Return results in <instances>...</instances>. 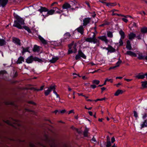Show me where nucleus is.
<instances>
[{"label": "nucleus", "instance_id": "25", "mask_svg": "<svg viewBox=\"0 0 147 147\" xmlns=\"http://www.w3.org/2000/svg\"><path fill=\"white\" fill-rule=\"evenodd\" d=\"M59 59V58L57 57H53L52 59L50 60V62L52 63H55Z\"/></svg>", "mask_w": 147, "mask_h": 147}, {"label": "nucleus", "instance_id": "12", "mask_svg": "<svg viewBox=\"0 0 147 147\" xmlns=\"http://www.w3.org/2000/svg\"><path fill=\"white\" fill-rule=\"evenodd\" d=\"M98 38L102 41H105L106 43H107L108 42V40L107 39V37L105 35L99 36L98 37Z\"/></svg>", "mask_w": 147, "mask_h": 147}, {"label": "nucleus", "instance_id": "49", "mask_svg": "<svg viewBox=\"0 0 147 147\" xmlns=\"http://www.w3.org/2000/svg\"><path fill=\"white\" fill-rule=\"evenodd\" d=\"M58 10V9H56V11H56V13L60 14L63 12V11L62 10H60L59 11Z\"/></svg>", "mask_w": 147, "mask_h": 147}, {"label": "nucleus", "instance_id": "64", "mask_svg": "<svg viewBox=\"0 0 147 147\" xmlns=\"http://www.w3.org/2000/svg\"><path fill=\"white\" fill-rule=\"evenodd\" d=\"M58 112L59 113V111L57 110H56L53 112V113H55V114H56Z\"/></svg>", "mask_w": 147, "mask_h": 147}, {"label": "nucleus", "instance_id": "2", "mask_svg": "<svg viewBox=\"0 0 147 147\" xmlns=\"http://www.w3.org/2000/svg\"><path fill=\"white\" fill-rule=\"evenodd\" d=\"M33 61H38L40 63H42L43 61L42 59L36 57H34L32 55L28 57L26 59V62L28 63H31Z\"/></svg>", "mask_w": 147, "mask_h": 147}, {"label": "nucleus", "instance_id": "34", "mask_svg": "<svg viewBox=\"0 0 147 147\" xmlns=\"http://www.w3.org/2000/svg\"><path fill=\"white\" fill-rule=\"evenodd\" d=\"M107 36L110 38H112L113 37V34L112 32L109 31L107 32Z\"/></svg>", "mask_w": 147, "mask_h": 147}, {"label": "nucleus", "instance_id": "44", "mask_svg": "<svg viewBox=\"0 0 147 147\" xmlns=\"http://www.w3.org/2000/svg\"><path fill=\"white\" fill-rule=\"evenodd\" d=\"M111 146V143L110 141H107V143L106 147H110Z\"/></svg>", "mask_w": 147, "mask_h": 147}, {"label": "nucleus", "instance_id": "41", "mask_svg": "<svg viewBox=\"0 0 147 147\" xmlns=\"http://www.w3.org/2000/svg\"><path fill=\"white\" fill-rule=\"evenodd\" d=\"M134 116L136 118V119H137V118L138 117V114L137 112L136 111H134Z\"/></svg>", "mask_w": 147, "mask_h": 147}, {"label": "nucleus", "instance_id": "63", "mask_svg": "<svg viewBox=\"0 0 147 147\" xmlns=\"http://www.w3.org/2000/svg\"><path fill=\"white\" fill-rule=\"evenodd\" d=\"M5 123H7V124L8 125H11V123L9 121V120H7V121H6L5 122Z\"/></svg>", "mask_w": 147, "mask_h": 147}, {"label": "nucleus", "instance_id": "3", "mask_svg": "<svg viewBox=\"0 0 147 147\" xmlns=\"http://www.w3.org/2000/svg\"><path fill=\"white\" fill-rule=\"evenodd\" d=\"M78 52V54L76 55L75 56L76 60H78L80 59L81 58V57L84 59H86V56L80 49H79Z\"/></svg>", "mask_w": 147, "mask_h": 147}, {"label": "nucleus", "instance_id": "30", "mask_svg": "<svg viewBox=\"0 0 147 147\" xmlns=\"http://www.w3.org/2000/svg\"><path fill=\"white\" fill-rule=\"evenodd\" d=\"M147 127V121L146 120H145L143 123L141 125V128Z\"/></svg>", "mask_w": 147, "mask_h": 147}, {"label": "nucleus", "instance_id": "37", "mask_svg": "<svg viewBox=\"0 0 147 147\" xmlns=\"http://www.w3.org/2000/svg\"><path fill=\"white\" fill-rule=\"evenodd\" d=\"M142 118L143 119H145L147 117V113L146 112H144L142 114Z\"/></svg>", "mask_w": 147, "mask_h": 147}, {"label": "nucleus", "instance_id": "45", "mask_svg": "<svg viewBox=\"0 0 147 147\" xmlns=\"http://www.w3.org/2000/svg\"><path fill=\"white\" fill-rule=\"evenodd\" d=\"M6 104L7 105H14V102H6Z\"/></svg>", "mask_w": 147, "mask_h": 147}, {"label": "nucleus", "instance_id": "51", "mask_svg": "<svg viewBox=\"0 0 147 147\" xmlns=\"http://www.w3.org/2000/svg\"><path fill=\"white\" fill-rule=\"evenodd\" d=\"M106 79L107 82H109L111 83L113 82V79H109L108 78H106Z\"/></svg>", "mask_w": 147, "mask_h": 147}, {"label": "nucleus", "instance_id": "27", "mask_svg": "<svg viewBox=\"0 0 147 147\" xmlns=\"http://www.w3.org/2000/svg\"><path fill=\"white\" fill-rule=\"evenodd\" d=\"M123 91L120 90H118L114 94V95L115 96H118L119 94H122L123 93Z\"/></svg>", "mask_w": 147, "mask_h": 147}, {"label": "nucleus", "instance_id": "61", "mask_svg": "<svg viewBox=\"0 0 147 147\" xmlns=\"http://www.w3.org/2000/svg\"><path fill=\"white\" fill-rule=\"evenodd\" d=\"M72 1L74 2L75 5H76L77 3V1H76V0H73Z\"/></svg>", "mask_w": 147, "mask_h": 147}, {"label": "nucleus", "instance_id": "1", "mask_svg": "<svg viewBox=\"0 0 147 147\" xmlns=\"http://www.w3.org/2000/svg\"><path fill=\"white\" fill-rule=\"evenodd\" d=\"M14 18L16 19L14 21V24L13 26L19 29H24L26 30L29 33H31L32 31L30 28L27 26H23L22 25L25 24L24 20L22 18L15 13L13 14Z\"/></svg>", "mask_w": 147, "mask_h": 147}, {"label": "nucleus", "instance_id": "58", "mask_svg": "<svg viewBox=\"0 0 147 147\" xmlns=\"http://www.w3.org/2000/svg\"><path fill=\"white\" fill-rule=\"evenodd\" d=\"M115 141V138L114 137H112L111 139V142L112 143H113Z\"/></svg>", "mask_w": 147, "mask_h": 147}, {"label": "nucleus", "instance_id": "55", "mask_svg": "<svg viewBox=\"0 0 147 147\" xmlns=\"http://www.w3.org/2000/svg\"><path fill=\"white\" fill-rule=\"evenodd\" d=\"M90 87L92 88L93 89H95V88H96V86L95 85V84H93V85H91L90 86Z\"/></svg>", "mask_w": 147, "mask_h": 147}, {"label": "nucleus", "instance_id": "26", "mask_svg": "<svg viewBox=\"0 0 147 147\" xmlns=\"http://www.w3.org/2000/svg\"><path fill=\"white\" fill-rule=\"evenodd\" d=\"M71 44H73V45L71 46L72 47V50L74 51V53H76L77 51V49L76 48L77 45L76 43L74 44V42H72Z\"/></svg>", "mask_w": 147, "mask_h": 147}, {"label": "nucleus", "instance_id": "15", "mask_svg": "<svg viewBox=\"0 0 147 147\" xmlns=\"http://www.w3.org/2000/svg\"><path fill=\"white\" fill-rule=\"evenodd\" d=\"M73 45V44H71L68 45L69 49L67 52V54L69 55L72 53H74V51L71 49V46Z\"/></svg>", "mask_w": 147, "mask_h": 147}, {"label": "nucleus", "instance_id": "21", "mask_svg": "<svg viewBox=\"0 0 147 147\" xmlns=\"http://www.w3.org/2000/svg\"><path fill=\"white\" fill-rule=\"evenodd\" d=\"M40 50V47L36 45H35L33 47V51L34 52H38Z\"/></svg>", "mask_w": 147, "mask_h": 147}, {"label": "nucleus", "instance_id": "56", "mask_svg": "<svg viewBox=\"0 0 147 147\" xmlns=\"http://www.w3.org/2000/svg\"><path fill=\"white\" fill-rule=\"evenodd\" d=\"M66 112V110L65 109H63L61 111H59V113H64Z\"/></svg>", "mask_w": 147, "mask_h": 147}, {"label": "nucleus", "instance_id": "7", "mask_svg": "<svg viewBox=\"0 0 147 147\" xmlns=\"http://www.w3.org/2000/svg\"><path fill=\"white\" fill-rule=\"evenodd\" d=\"M13 41L16 44H17L19 46L21 45L20 40L19 38L16 37H13Z\"/></svg>", "mask_w": 147, "mask_h": 147}, {"label": "nucleus", "instance_id": "24", "mask_svg": "<svg viewBox=\"0 0 147 147\" xmlns=\"http://www.w3.org/2000/svg\"><path fill=\"white\" fill-rule=\"evenodd\" d=\"M141 32L143 34H146L147 33V27L146 26H144L140 30Z\"/></svg>", "mask_w": 147, "mask_h": 147}, {"label": "nucleus", "instance_id": "38", "mask_svg": "<svg viewBox=\"0 0 147 147\" xmlns=\"http://www.w3.org/2000/svg\"><path fill=\"white\" fill-rule=\"evenodd\" d=\"M71 36V35L69 32H67L64 34L65 38H69Z\"/></svg>", "mask_w": 147, "mask_h": 147}, {"label": "nucleus", "instance_id": "52", "mask_svg": "<svg viewBox=\"0 0 147 147\" xmlns=\"http://www.w3.org/2000/svg\"><path fill=\"white\" fill-rule=\"evenodd\" d=\"M92 42L94 44L96 43H97L99 42V40L96 38L95 40L92 41Z\"/></svg>", "mask_w": 147, "mask_h": 147}, {"label": "nucleus", "instance_id": "59", "mask_svg": "<svg viewBox=\"0 0 147 147\" xmlns=\"http://www.w3.org/2000/svg\"><path fill=\"white\" fill-rule=\"evenodd\" d=\"M85 3L88 5L89 8H90V5L88 1H86L85 2Z\"/></svg>", "mask_w": 147, "mask_h": 147}, {"label": "nucleus", "instance_id": "35", "mask_svg": "<svg viewBox=\"0 0 147 147\" xmlns=\"http://www.w3.org/2000/svg\"><path fill=\"white\" fill-rule=\"evenodd\" d=\"M51 92V90L48 89L47 90H45V96H47L49 95Z\"/></svg>", "mask_w": 147, "mask_h": 147}, {"label": "nucleus", "instance_id": "31", "mask_svg": "<svg viewBox=\"0 0 147 147\" xmlns=\"http://www.w3.org/2000/svg\"><path fill=\"white\" fill-rule=\"evenodd\" d=\"M141 83L142 86L144 88H147V81H142Z\"/></svg>", "mask_w": 147, "mask_h": 147}, {"label": "nucleus", "instance_id": "42", "mask_svg": "<svg viewBox=\"0 0 147 147\" xmlns=\"http://www.w3.org/2000/svg\"><path fill=\"white\" fill-rule=\"evenodd\" d=\"M109 23L107 22H106L105 23L102 24L100 25V27H103L105 25H109Z\"/></svg>", "mask_w": 147, "mask_h": 147}, {"label": "nucleus", "instance_id": "32", "mask_svg": "<svg viewBox=\"0 0 147 147\" xmlns=\"http://www.w3.org/2000/svg\"><path fill=\"white\" fill-rule=\"evenodd\" d=\"M44 87V86H42L40 87V89H38L36 88H34L33 89L35 91H40L42 90H43Z\"/></svg>", "mask_w": 147, "mask_h": 147}, {"label": "nucleus", "instance_id": "36", "mask_svg": "<svg viewBox=\"0 0 147 147\" xmlns=\"http://www.w3.org/2000/svg\"><path fill=\"white\" fill-rule=\"evenodd\" d=\"M56 86L55 85H51L49 88L48 89L51 90V92L53 90H55Z\"/></svg>", "mask_w": 147, "mask_h": 147}, {"label": "nucleus", "instance_id": "48", "mask_svg": "<svg viewBox=\"0 0 147 147\" xmlns=\"http://www.w3.org/2000/svg\"><path fill=\"white\" fill-rule=\"evenodd\" d=\"M29 146L30 147H36L35 144L32 142H30L29 143Z\"/></svg>", "mask_w": 147, "mask_h": 147}, {"label": "nucleus", "instance_id": "19", "mask_svg": "<svg viewBox=\"0 0 147 147\" xmlns=\"http://www.w3.org/2000/svg\"><path fill=\"white\" fill-rule=\"evenodd\" d=\"M109 49L108 50V52H110L111 53H113L115 51V49L114 48L111 46L108 45Z\"/></svg>", "mask_w": 147, "mask_h": 147}, {"label": "nucleus", "instance_id": "43", "mask_svg": "<svg viewBox=\"0 0 147 147\" xmlns=\"http://www.w3.org/2000/svg\"><path fill=\"white\" fill-rule=\"evenodd\" d=\"M123 39H122V38H120L119 40V46H121L123 45V42L122 40Z\"/></svg>", "mask_w": 147, "mask_h": 147}, {"label": "nucleus", "instance_id": "23", "mask_svg": "<svg viewBox=\"0 0 147 147\" xmlns=\"http://www.w3.org/2000/svg\"><path fill=\"white\" fill-rule=\"evenodd\" d=\"M143 74V73H141ZM141 73H139L136 76V77L138 79H143L145 78L144 74L141 75Z\"/></svg>", "mask_w": 147, "mask_h": 147}, {"label": "nucleus", "instance_id": "47", "mask_svg": "<svg viewBox=\"0 0 147 147\" xmlns=\"http://www.w3.org/2000/svg\"><path fill=\"white\" fill-rule=\"evenodd\" d=\"M93 35L92 36V37L91 38L92 41L94 40L96 38V35L95 33L93 32Z\"/></svg>", "mask_w": 147, "mask_h": 147}, {"label": "nucleus", "instance_id": "60", "mask_svg": "<svg viewBox=\"0 0 147 147\" xmlns=\"http://www.w3.org/2000/svg\"><path fill=\"white\" fill-rule=\"evenodd\" d=\"M116 15L119 16H121L122 17H125V16L124 15L120 14L117 13V14H116Z\"/></svg>", "mask_w": 147, "mask_h": 147}, {"label": "nucleus", "instance_id": "29", "mask_svg": "<svg viewBox=\"0 0 147 147\" xmlns=\"http://www.w3.org/2000/svg\"><path fill=\"white\" fill-rule=\"evenodd\" d=\"M146 56H144L143 55L142 53H140L138 54V58L139 60H142L145 59V57Z\"/></svg>", "mask_w": 147, "mask_h": 147}, {"label": "nucleus", "instance_id": "50", "mask_svg": "<svg viewBox=\"0 0 147 147\" xmlns=\"http://www.w3.org/2000/svg\"><path fill=\"white\" fill-rule=\"evenodd\" d=\"M106 98L105 97L101 98V99H97L95 101V102H96L98 101H102L103 100H104Z\"/></svg>", "mask_w": 147, "mask_h": 147}, {"label": "nucleus", "instance_id": "9", "mask_svg": "<svg viewBox=\"0 0 147 147\" xmlns=\"http://www.w3.org/2000/svg\"><path fill=\"white\" fill-rule=\"evenodd\" d=\"M76 30L78 32L80 33L81 34H83L84 33V28L83 26L81 25L80 27L77 28Z\"/></svg>", "mask_w": 147, "mask_h": 147}, {"label": "nucleus", "instance_id": "16", "mask_svg": "<svg viewBox=\"0 0 147 147\" xmlns=\"http://www.w3.org/2000/svg\"><path fill=\"white\" fill-rule=\"evenodd\" d=\"M22 55H24L26 52H28L29 53L30 52L29 50L30 48L29 47H28L26 48H25L24 47H22Z\"/></svg>", "mask_w": 147, "mask_h": 147}, {"label": "nucleus", "instance_id": "20", "mask_svg": "<svg viewBox=\"0 0 147 147\" xmlns=\"http://www.w3.org/2000/svg\"><path fill=\"white\" fill-rule=\"evenodd\" d=\"M46 140L48 143H49V145L51 147H56V145L54 142H53L52 143H50V140L47 137Z\"/></svg>", "mask_w": 147, "mask_h": 147}, {"label": "nucleus", "instance_id": "54", "mask_svg": "<svg viewBox=\"0 0 147 147\" xmlns=\"http://www.w3.org/2000/svg\"><path fill=\"white\" fill-rule=\"evenodd\" d=\"M122 61L121 60H119L116 63V65H119H119L120 64L122 63Z\"/></svg>", "mask_w": 147, "mask_h": 147}, {"label": "nucleus", "instance_id": "17", "mask_svg": "<svg viewBox=\"0 0 147 147\" xmlns=\"http://www.w3.org/2000/svg\"><path fill=\"white\" fill-rule=\"evenodd\" d=\"M39 38L43 44L44 45L47 44V41L40 36H39Z\"/></svg>", "mask_w": 147, "mask_h": 147}, {"label": "nucleus", "instance_id": "28", "mask_svg": "<svg viewBox=\"0 0 147 147\" xmlns=\"http://www.w3.org/2000/svg\"><path fill=\"white\" fill-rule=\"evenodd\" d=\"M6 43L5 41L3 39H0V46H2L5 45Z\"/></svg>", "mask_w": 147, "mask_h": 147}, {"label": "nucleus", "instance_id": "10", "mask_svg": "<svg viewBox=\"0 0 147 147\" xmlns=\"http://www.w3.org/2000/svg\"><path fill=\"white\" fill-rule=\"evenodd\" d=\"M126 54L129 55L132 57H136L137 56V54L131 51H127L126 53Z\"/></svg>", "mask_w": 147, "mask_h": 147}, {"label": "nucleus", "instance_id": "14", "mask_svg": "<svg viewBox=\"0 0 147 147\" xmlns=\"http://www.w3.org/2000/svg\"><path fill=\"white\" fill-rule=\"evenodd\" d=\"M126 48L129 50L132 49V47L130 41L128 40L126 42Z\"/></svg>", "mask_w": 147, "mask_h": 147}, {"label": "nucleus", "instance_id": "13", "mask_svg": "<svg viewBox=\"0 0 147 147\" xmlns=\"http://www.w3.org/2000/svg\"><path fill=\"white\" fill-rule=\"evenodd\" d=\"M71 5L68 3H64L62 6V8L63 9H67L70 8Z\"/></svg>", "mask_w": 147, "mask_h": 147}, {"label": "nucleus", "instance_id": "6", "mask_svg": "<svg viewBox=\"0 0 147 147\" xmlns=\"http://www.w3.org/2000/svg\"><path fill=\"white\" fill-rule=\"evenodd\" d=\"M101 3L104 4H105L107 6L110 7L112 6H115L117 5V3L116 2L113 3H108L105 1H101Z\"/></svg>", "mask_w": 147, "mask_h": 147}, {"label": "nucleus", "instance_id": "39", "mask_svg": "<svg viewBox=\"0 0 147 147\" xmlns=\"http://www.w3.org/2000/svg\"><path fill=\"white\" fill-rule=\"evenodd\" d=\"M100 82L98 80H93L92 82L93 84H95L96 85H98L99 84Z\"/></svg>", "mask_w": 147, "mask_h": 147}, {"label": "nucleus", "instance_id": "5", "mask_svg": "<svg viewBox=\"0 0 147 147\" xmlns=\"http://www.w3.org/2000/svg\"><path fill=\"white\" fill-rule=\"evenodd\" d=\"M56 9H58L57 7H55L53 8V9H51L49 10L48 9L47 14H45V17L48 16L49 15L53 14L55 11H56Z\"/></svg>", "mask_w": 147, "mask_h": 147}, {"label": "nucleus", "instance_id": "11", "mask_svg": "<svg viewBox=\"0 0 147 147\" xmlns=\"http://www.w3.org/2000/svg\"><path fill=\"white\" fill-rule=\"evenodd\" d=\"M136 37V34L133 32H130L128 34L129 39L131 40L134 39Z\"/></svg>", "mask_w": 147, "mask_h": 147}, {"label": "nucleus", "instance_id": "62", "mask_svg": "<svg viewBox=\"0 0 147 147\" xmlns=\"http://www.w3.org/2000/svg\"><path fill=\"white\" fill-rule=\"evenodd\" d=\"M101 92L102 93V92L106 90V88H105V87H103L101 88Z\"/></svg>", "mask_w": 147, "mask_h": 147}, {"label": "nucleus", "instance_id": "53", "mask_svg": "<svg viewBox=\"0 0 147 147\" xmlns=\"http://www.w3.org/2000/svg\"><path fill=\"white\" fill-rule=\"evenodd\" d=\"M28 103L29 104H32V105H36V103H35V102L32 101H29L28 102Z\"/></svg>", "mask_w": 147, "mask_h": 147}, {"label": "nucleus", "instance_id": "22", "mask_svg": "<svg viewBox=\"0 0 147 147\" xmlns=\"http://www.w3.org/2000/svg\"><path fill=\"white\" fill-rule=\"evenodd\" d=\"M22 61H24V58L23 57L21 56L18 58L17 63L18 64H20L22 63Z\"/></svg>", "mask_w": 147, "mask_h": 147}, {"label": "nucleus", "instance_id": "18", "mask_svg": "<svg viewBox=\"0 0 147 147\" xmlns=\"http://www.w3.org/2000/svg\"><path fill=\"white\" fill-rule=\"evenodd\" d=\"M119 34L121 36V38L124 39L125 36V35L124 32L122 29H121L119 31Z\"/></svg>", "mask_w": 147, "mask_h": 147}, {"label": "nucleus", "instance_id": "33", "mask_svg": "<svg viewBox=\"0 0 147 147\" xmlns=\"http://www.w3.org/2000/svg\"><path fill=\"white\" fill-rule=\"evenodd\" d=\"M88 130L87 128H86L85 129L83 134L84 136V137H87L88 136Z\"/></svg>", "mask_w": 147, "mask_h": 147}, {"label": "nucleus", "instance_id": "57", "mask_svg": "<svg viewBox=\"0 0 147 147\" xmlns=\"http://www.w3.org/2000/svg\"><path fill=\"white\" fill-rule=\"evenodd\" d=\"M122 20L125 23H127L128 21V20L127 19L125 18H123L122 19Z\"/></svg>", "mask_w": 147, "mask_h": 147}, {"label": "nucleus", "instance_id": "4", "mask_svg": "<svg viewBox=\"0 0 147 147\" xmlns=\"http://www.w3.org/2000/svg\"><path fill=\"white\" fill-rule=\"evenodd\" d=\"M48 11V9L45 7L40 6V8L38 9V11H39L42 14V15L45 18V14L43 13V12H47Z\"/></svg>", "mask_w": 147, "mask_h": 147}, {"label": "nucleus", "instance_id": "46", "mask_svg": "<svg viewBox=\"0 0 147 147\" xmlns=\"http://www.w3.org/2000/svg\"><path fill=\"white\" fill-rule=\"evenodd\" d=\"M7 73V71L5 70H1L0 71V75H3Z\"/></svg>", "mask_w": 147, "mask_h": 147}, {"label": "nucleus", "instance_id": "8", "mask_svg": "<svg viewBox=\"0 0 147 147\" xmlns=\"http://www.w3.org/2000/svg\"><path fill=\"white\" fill-rule=\"evenodd\" d=\"M91 20L90 18H85L83 20V25L84 26H86L88 24H89Z\"/></svg>", "mask_w": 147, "mask_h": 147}, {"label": "nucleus", "instance_id": "40", "mask_svg": "<svg viewBox=\"0 0 147 147\" xmlns=\"http://www.w3.org/2000/svg\"><path fill=\"white\" fill-rule=\"evenodd\" d=\"M85 41L89 42H93L92 41L91 39V37L90 38H88L86 39Z\"/></svg>", "mask_w": 147, "mask_h": 147}]
</instances>
